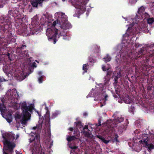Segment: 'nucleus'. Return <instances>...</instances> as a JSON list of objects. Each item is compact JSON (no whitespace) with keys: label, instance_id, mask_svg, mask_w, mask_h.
Segmentation results:
<instances>
[{"label":"nucleus","instance_id":"nucleus-1","mask_svg":"<svg viewBox=\"0 0 154 154\" xmlns=\"http://www.w3.org/2000/svg\"><path fill=\"white\" fill-rule=\"evenodd\" d=\"M4 139V147L3 149V154H13V149L16 144L13 142L15 138V135L12 133H5L2 134Z\"/></svg>","mask_w":154,"mask_h":154},{"label":"nucleus","instance_id":"nucleus-2","mask_svg":"<svg viewBox=\"0 0 154 154\" xmlns=\"http://www.w3.org/2000/svg\"><path fill=\"white\" fill-rule=\"evenodd\" d=\"M40 135L36 133H34V135H32L29 139L30 143L34 142L30 147L32 154H45L43 150H42L40 142Z\"/></svg>","mask_w":154,"mask_h":154},{"label":"nucleus","instance_id":"nucleus-3","mask_svg":"<svg viewBox=\"0 0 154 154\" xmlns=\"http://www.w3.org/2000/svg\"><path fill=\"white\" fill-rule=\"evenodd\" d=\"M20 106L22 110L23 116L21 120L22 125L24 127L26 125L27 122L30 119L31 115L30 113L32 111V109L31 107L27 106L26 102L23 101L20 103Z\"/></svg>","mask_w":154,"mask_h":154},{"label":"nucleus","instance_id":"nucleus-4","mask_svg":"<svg viewBox=\"0 0 154 154\" xmlns=\"http://www.w3.org/2000/svg\"><path fill=\"white\" fill-rule=\"evenodd\" d=\"M12 25L11 19H5L2 16L0 17V32L5 35L7 34L11 29Z\"/></svg>","mask_w":154,"mask_h":154},{"label":"nucleus","instance_id":"nucleus-5","mask_svg":"<svg viewBox=\"0 0 154 154\" xmlns=\"http://www.w3.org/2000/svg\"><path fill=\"white\" fill-rule=\"evenodd\" d=\"M89 0H72L71 3L72 5L76 9L80 14L82 13L86 10L85 5Z\"/></svg>","mask_w":154,"mask_h":154},{"label":"nucleus","instance_id":"nucleus-6","mask_svg":"<svg viewBox=\"0 0 154 154\" xmlns=\"http://www.w3.org/2000/svg\"><path fill=\"white\" fill-rule=\"evenodd\" d=\"M58 30L56 28H48L47 29L46 35L48 36V39L50 42H53L55 44L57 40L56 39Z\"/></svg>","mask_w":154,"mask_h":154},{"label":"nucleus","instance_id":"nucleus-7","mask_svg":"<svg viewBox=\"0 0 154 154\" xmlns=\"http://www.w3.org/2000/svg\"><path fill=\"white\" fill-rule=\"evenodd\" d=\"M35 19L34 17L32 18L31 25L30 26V28L31 29L30 33L33 35L37 34L41 28L40 26L38 25V20H34Z\"/></svg>","mask_w":154,"mask_h":154},{"label":"nucleus","instance_id":"nucleus-8","mask_svg":"<svg viewBox=\"0 0 154 154\" xmlns=\"http://www.w3.org/2000/svg\"><path fill=\"white\" fill-rule=\"evenodd\" d=\"M148 140V135L147 134H143L142 135V140L140 141V142H142L146 146L148 150L150 151L152 149H154V145L152 144H148L147 142Z\"/></svg>","mask_w":154,"mask_h":154},{"label":"nucleus","instance_id":"nucleus-9","mask_svg":"<svg viewBox=\"0 0 154 154\" xmlns=\"http://www.w3.org/2000/svg\"><path fill=\"white\" fill-rule=\"evenodd\" d=\"M18 33L23 35H28L29 33L27 30V26L25 24H23L17 28Z\"/></svg>","mask_w":154,"mask_h":154},{"label":"nucleus","instance_id":"nucleus-10","mask_svg":"<svg viewBox=\"0 0 154 154\" xmlns=\"http://www.w3.org/2000/svg\"><path fill=\"white\" fill-rule=\"evenodd\" d=\"M23 17H20V16L18 15L14 18L15 25L16 27L17 26L19 27L22 25V24L23 22Z\"/></svg>","mask_w":154,"mask_h":154},{"label":"nucleus","instance_id":"nucleus-11","mask_svg":"<svg viewBox=\"0 0 154 154\" xmlns=\"http://www.w3.org/2000/svg\"><path fill=\"white\" fill-rule=\"evenodd\" d=\"M2 103H0V112L1 114L2 115L5 112L6 108L5 106V103L6 101V103L8 102L4 98L2 100Z\"/></svg>","mask_w":154,"mask_h":154},{"label":"nucleus","instance_id":"nucleus-12","mask_svg":"<svg viewBox=\"0 0 154 154\" xmlns=\"http://www.w3.org/2000/svg\"><path fill=\"white\" fill-rule=\"evenodd\" d=\"M82 132L84 135L85 136L87 137H92L93 135L91 134V131L89 130L87 131H82Z\"/></svg>","mask_w":154,"mask_h":154},{"label":"nucleus","instance_id":"nucleus-13","mask_svg":"<svg viewBox=\"0 0 154 154\" xmlns=\"http://www.w3.org/2000/svg\"><path fill=\"white\" fill-rule=\"evenodd\" d=\"M17 15L16 13L14 12V11H10L8 12V18H7V19H11V16H12L14 18V19L17 17Z\"/></svg>","mask_w":154,"mask_h":154},{"label":"nucleus","instance_id":"nucleus-14","mask_svg":"<svg viewBox=\"0 0 154 154\" xmlns=\"http://www.w3.org/2000/svg\"><path fill=\"white\" fill-rule=\"evenodd\" d=\"M15 77L16 79L17 80H18L19 81H22L25 78L22 73L17 74V75H15Z\"/></svg>","mask_w":154,"mask_h":154},{"label":"nucleus","instance_id":"nucleus-15","mask_svg":"<svg viewBox=\"0 0 154 154\" xmlns=\"http://www.w3.org/2000/svg\"><path fill=\"white\" fill-rule=\"evenodd\" d=\"M71 25L69 23H63L61 26V28L63 29H66L71 27Z\"/></svg>","mask_w":154,"mask_h":154},{"label":"nucleus","instance_id":"nucleus-16","mask_svg":"<svg viewBox=\"0 0 154 154\" xmlns=\"http://www.w3.org/2000/svg\"><path fill=\"white\" fill-rule=\"evenodd\" d=\"M3 69L4 72L6 74H9L11 73V68L8 66H5L3 68Z\"/></svg>","mask_w":154,"mask_h":154},{"label":"nucleus","instance_id":"nucleus-17","mask_svg":"<svg viewBox=\"0 0 154 154\" xmlns=\"http://www.w3.org/2000/svg\"><path fill=\"white\" fill-rule=\"evenodd\" d=\"M77 128H79L81 131L82 130L84 125H82L81 122L78 121L75 122Z\"/></svg>","mask_w":154,"mask_h":154},{"label":"nucleus","instance_id":"nucleus-18","mask_svg":"<svg viewBox=\"0 0 154 154\" xmlns=\"http://www.w3.org/2000/svg\"><path fill=\"white\" fill-rule=\"evenodd\" d=\"M77 139L75 136H70L69 137L68 136L66 138V140L69 143Z\"/></svg>","mask_w":154,"mask_h":154},{"label":"nucleus","instance_id":"nucleus-19","mask_svg":"<svg viewBox=\"0 0 154 154\" xmlns=\"http://www.w3.org/2000/svg\"><path fill=\"white\" fill-rule=\"evenodd\" d=\"M124 101L125 103L127 104H129L132 101L131 99L128 96L124 98Z\"/></svg>","mask_w":154,"mask_h":154},{"label":"nucleus","instance_id":"nucleus-20","mask_svg":"<svg viewBox=\"0 0 154 154\" xmlns=\"http://www.w3.org/2000/svg\"><path fill=\"white\" fill-rule=\"evenodd\" d=\"M88 68L89 65L88 63L83 65L82 68V69L84 71L83 72V74H84L85 72H87Z\"/></svg>","mask_w":154,"mask_h":154},{"label":"nucleus","instance_id":"nucleus-21","mask_svg":"<svg viewBox=\"0 0 154 154\" xmlns=\"http://www.w3.org/2000/svg\"><path fill=\"white\" fill-rule=\"evenodd\" d=\"M97 137L100 139L101 140L102 142H104V143L106 144H107L110 141V140H105L103 138L102 136H97Z\"/></svg>","mask_w":154,"mask_h":154},{"label":"nucleus","instance_id":"nucleus-22","mask_svg":"<svg viewBox=\"0 0 154 154\" xmlns=\"http://www.w3.org/2000/svg\"><path fill=\"white\" fill-rule=\"evenodd\" d=\"M96 96V93L94 94V90H92L90 92L89 94L87 96V97L88 98L89 97H95Z\"/></svg>","mask_w":154,"mask_h":154},{"label":"nucleus","instance_id":"nucleus-23","mask_svg":"<svg viewBox=\"0 0 154 154\" xmlns=\"http://www.w3.org/2000/svg\"><path fill=\"white\" fill-rule=\"evenodd\" d=\"M12 115L11 114L9 115L8 116H7V117L6 118V119L8 122L10 123L12 122Z\"/></svg>","mask_w":154,"mask_h":154},{"label":"nucleus","instance_id":"nucleus-24","mask_svg":"<svg viewBox=\"0 0 154 154\" xmlns=\"http://www.w3.org/2000/svg\"><path fill=\"white\" fill-rule=\"evenodd\" d=\"M74 135L76 137H77V138L78 139L79 138V137L80 136V132L79 130H75L74 131Z\"/></svg>","mask_w":154,"mask_h":154},{"label":"nucleus","instance_id":"nucleus-25","mask_svg":"<svg viewBox=\"0 0 154 154\" xmlns=\"http://www.w3.org/2000/svg\"><path fill=\"white\" fill-rule=\"evenodd\" d=\"M67 34L66 32H65V31L63 30V31H62L60 32V33L59 35V36H63V37L66 35H67Z\"/></svg>","mask_w":154,"mask_h":154},{"label":"nucleus","instance_id":"nucleus-26","mask_svg":"<svg viewBox=\"0 0 154 154\" xmlns=\"http://www.w3.org/2000/svg\"><path fill=\"white\" fill-rule=\"evenodd\" d=\"M116 120L117 121L118 123H120V122L123 121L124 119L123 118L120 116L117 118Z\"/></svg>","mask_w":154,"mask_h":154},{"label":"nucleus","instance_id":"nucleus-27","mask_svg":"<svg viewBox=\"0 0 154 154\" xmlns=\"http://www.w3.org/2000/svg\"><path fill=\"white\" fill-rule=\"evenodd\" d=\"M148 23L149 24H152L154 21V19L152 18H150L147 20Z\"/></svg>","mask_w":154,"mask_h":154},{"label":"nucleus","instance_id":"nucleus-28","mask_svg":"<svg viewBox=\"0 0 154 154\" xmlns=\"http://www.w3.org/2000/svg\"><path fill=\"white\" fill-rule=\"evenodd\" d=\"M63 38L65 40L69 41L70 39V37L68 35H66L65 36L63 37Z\"/></svg>","mask_w":154,"mask_h":154},{"label":"nucleus","instance_id":"nucleus-29","mask_svg":"<svg viewBox=\"0 0 154 154\" xmlns=\"http://www.w3.org/2000/svg\"><path fill=\"white\" fill-rule=\"evenodd\" d=\"M44 77L43 76H41L38 78V81L39 83H41L43 81V79Z\"/></svg>","mask_w":154,"mask_h":154},{"label":"nucleus","instance_id":"nucleus-30","mask_svg":"<svg viewBox=\"0 0 154 154\" xmlns=\"http://www.w3.org/2000/svg\"><path fill=\"white\" fill-rule=\"evenodd\" d=\"M108 96L107 95H106L105 97V100L103 101V102L104 103L103 104H102V102H100L101 105L100 106L101 107H102L103 106L105 105V101L107 100L106 98L108 97Z\"/></svg>","mask_w":154,"mask_h":154},{"label":"nucleus","instance_id":"nucleus-31","mask_svg":"<svg viewBox=\"0 0 154 154\" xmlns=\"http://www.w3.org/2000/svg\"><path fill=\"white\" fill-rule=\"evenodd\" d=\"M6 55L8 57L9 59L10 60H12V59H11V54L9 52H8L7 54Z\"/></svg>","mask_w":154,"mask_h":154},{"label":"nucleus","instance_id":"nucleus-32","mask_svg":"<svg viewBox=\"0 0 154 154\" xmlns=\"http://www.w3.org/2000/svg\"><path fill=\"white\" fill-rule=\"evenodd\" d=\"M87 130H88V125H85L84 127V126L83 127V128H82V130L81 131H87Z\"/></svg>","mask_w":154,"mask_h":154},{"label":"nucleus","instance_id":"nucleus-33","mask_svg":"<svg viewBox=\"0 0 154 154\" xmlns=\"http://www.w3.org/2000/svg\"><path fill=\"white\" fill-rule=\"evenodd\" d=\"M145 10L143 6H141L139 9V11L141 12H143Z\"/></svg>","mask_w":154,"mask_h":154},{"label":"nucleus","instance_id":"nucleus-34","mask_svg":"<svg viewBox=\"0 0 154 154\" xmlns=\"http://www.w3.org/2000/svg\"><path fill=\"white\" fill-rule=\"evenodd\" d=\"M58 115V114L57 112H54L52 114V115L51 116V118L52 119H54L55 117H56Z\"/></svg>","mask_w":154,"mask_h":154},{"label":"nucleus","instance_id":"nucleus-35","mask_svg":"<svg viewBox=\"0 0 154 154\" xmlns=\"http://www.w3.org/2000/svg\"><path fill=\"white\" fill-rule=\"evenodd\" d=\"M89 61L91 63H94V60L93 59V58H92L91 57H89Z\"/></svg>","mask_w":154,"mask_h":154},{"label":"nucleus","instance_id":"nucleus-36","mask_svg":"<svg viewBox=\"0 0 154 154\" xmlns=\"http://www.w3.org/2000/svg\"><path fill=\"white\" fill-rule=\"evenodd\" d=\"M26 45H23L20 47H17V49H19L21 50L24 49V47H26Z\"/></svg>","mask_w":154,"mask_h":154},{"label":"nucleus","instance_id":"nucleus-37","mask_svg":"<svg viewBox=\"0 0 154 154\" xmlns=\"http://www.w3.org/2000/svg\"><path fill=\"white\" fill-rule=\"evenodd\" d=\"M104 59L105 60V61L106 62L109 61L111 60V58L110 57H107L106 58H104Z\"/></svg>","mask_w":154,"mask_h":154},{"label":"nucleus","instance_id":"nucleus-38","mask_svg":"<svg viewBox=\"0 0 154 154\" xmlns=\"http://www.w3.org/2000/svg\"><path fill=\"white\" fill-rule=\"evenodd\" d=\"M134 109V106H131L130 107V108L129 109V110L130 112H132V113L133 112V110Z\"/></svg>","mask_w":154,"mask_h":154},{"label":"nucleus","instance_id":"nucleus-39","mask_svg":"<svg viewBox=\"0 0 154 154\" xmlns=\"http://www.w3.org/2000/svg\"><path fill=\"white\" fill-rule=\"evenodd\" d=\"M103 70V71H105L106 70H108L109 69V68L106 69V67L105 66L103 65L102 67Z\"/></svg>","mask_w":154,"mask_h":154},{"label":"nucleus","instance_id":"nucleus-40","mask_svg":"<svg viewBox=\"0 0 154 154\" xmlns=\"http://www.w3.org/2000/svg\"><path fill=\"white\" fill-rule=\"evenodd\" d=\"M3 42V39L0 37V45H2Z\"/></svg>","mask_w":154,"mask_h":154},{"label":"nucleus","instance_id":"nucleus-41","mask_svg":"<svg viewBox=\"0 0 154 154\" xmlns=\"http://www.w3.org/2000/svg\"><path fill=\"white\" fill-rule=\"evenodd\" d=\"M129 2L131 3H135L137 2L136 0H129Z\"/></svg>","mask_w":154,"mask_h":154},{"label":"nucleus","instance_id":"nucleus-42","mask_svg":"<svg viewBox=\"0 0 154 154\" xmlns=\"http://www.w3.org/2000/svg\"><path fill=\"white\" fill-rule=\"evenodd\" d=\"M83 115L84 117H86L88 116V113L86 112H85L83 114Z\"/></svg>","mask_w":154,"mask_h":154},{"label":"nucleus","instance_id":"nucleus-43","mask_svg":"<svg viewBox=\"0 0 154 154\" xmlns=\"http://www.w3.org/2000/svg\"><path fill=\"white\" fill-rule=\"evenodd\" d=\"M98 125H97V126H99L100 125H101V120L100 119H98Z\"/></svg>","mask_w":154,"mask_h":154},{"label":"nucleus","instance_id":"nucleus-44","mask_svg":"<svg viewBox=\"0 0 154 154\" xmlns=\"http://www.w3.org/2000/svg\"><path fill=\"white\" fill-rule=\"evenodd\" d=\"M32 66L33 67H36V63L35 62H33L32 65Z\"/></svg>","mask_w":154,"mask_h":154},{"label":"nucleus","instance_id":"nucleus-45","mask_svg":"<svg viewBox=\"0 0 154 154\" xmlns=\"http://www.w3.org/2000/svg\"><path fill=\"white\" fill-rule=\"evenodd\" d=\"M7 98H8V100L9 101V102L8 103L11 102H12V101H11V100L12 99V97H7Z\"/></svg>","mask_w":154,"mask_h":154},{"label":"nucleus","instance_id":"nucleus-46","mask_svg":"<svg viewBox=\"0 0 154 154\" xmlns=\"http://www.w3.org/2000/svg\"><path fill=\"white\" fill-rule=\"evenodd\" d=\"M66 17V16L64 14H62L61 15V17L62 18H64Z\"/></svg>","mask_w":154,"mask_h":154},{"label":"nucleus","instance_id":"nucleus-47","mask_svg":"<svg viewBox=\"0 0 154 154\" xmlns=\"http://www.w3.org/2000/svg\"><path fill=\"white\" fill-rule=\"evenodd\" d=\"M56 24L57 23L56 22V21H55L53 22L52 26H55L56 25Z\"/></svg>","mask_w":154,"mask_h":154},{"label":"nucleus","instance_id":"nucleus-48","mask_svg":"<svg viewBox=\"0 0 154 154\" xmlns=\"http://www.w3.org/2000/svg\"><path fill=\"white\" fill-rule=\"evenodd\" d=\"M74 128L73 127H70L69 128V130L70 131H73Z\"/></svg>","mask_w":154,"mask_h":154},{"label":"nucleus","instance_id":"nucleus-49","mask_svg":"<svg viewBox=\"0 0 154 154\" xmlns=\"http://www.w3.org/2000/svg\"><path fill=\"white\" fill-rule=\"evenodd\" d=\"M4 81H6L4 79H0V82Z\"/></svg>","mask_w":154,"mask_h":154},{"label":"nucleus","instance_id":"nucleus-50","mask_svg":"<svg viewBox=\"0 0 154 154\" xmlns=\"http://www.w3.org/2000/svg\"><path fill=\"white\" fill-rule=\"evenodd\" d=\"M77 148V147L76 146H74L71 147V149H76Z\"/></svg>","mask_w":154,"mask_h":154},{"label":"nucleus","instance_id":"nucleus-51","mask_svg":"<svg viewBox=\"0 0 154 154\" xmlns=\"http://www.w3.org/2000/svg\"><path fill=\"white\" fill-rule=\"evenodd\" d=\"M118 78L117 77H116L114 78V80H115V82H116L117 79H118Z\"/></svg>","mask_w":154,"mask_h":154},{"label":"nucleus","instance_id":"nucleus-52","mask_svg":"<svg viewBox=\"0 0 154 154\" xmlns=\"http://www.w3.org/2000/svg\"><path fill=\"white\" fill-rule=\"evenodd\" d=\"M46 114L47 115L49 114V111L48 110H47V112H46Z\"/></svg>","mask_w":154,"mask_h":154},{"label":"nucleus","instance_id":"nucleus-53","mask_svg":"<svg viewBox=\"0 0 154 154\" xmlns=\"http://www.w3.org/2000/svg\"><path fill=\"white\" fill-rule=\"evenodd\" d=\"M36 128H37L36 127H33V129L34 130H35Z\"/></svg>","mask_w":154,"mask_h":154},{"label":"nucleus","instance_id":"nucleus-54","mask_svg":"<svg viewBox=\"0 0 154 154\" xmlns=\"http://www.w3.org/2000/svg\"><path fill=\"white\" fill-rule=\"evenodd\" d=\"M20 116L19 115H18L17 116V118L18 119H20Z\"/></svg>","mask_w":154,"mask_h":154},{"label":"nucleus","instance_id":"nucleus-55","mask_svg":"<svg viewBox=\"0 0 154 154\" xmlns=\"http://www.w3.org/2000/svg\"><path fill=\"white\" fill-rule=\"evenodd\" d=\"M110 73H111V72H108L107 73V75H110Z\"/></svg>","mask_w":154,"mask_h":154},{"label":"nucleus","instance_id":"nucleus-56","mask_svg":"<svg viewBox=\"0 0 154 154\" xmlns=\"http://www.w3.org/2000/svg\"><path fill=\"white\" fill-rule=\"evenodd\" d=\"M42 72L40 71V72H38V74L39 75H40L42 74Z\"/></svg>","mask_w":154,"mask_h":154},{"label":"nucleus","instance_id":"nucleus-57","mask_svg":"<svg viewBox=\"0 0 154 154\" xmlns=\"http://www.w3.org/2000/svg\"><path fill=\"white\" fill-rule=\"evenodd\" d=\"M142 50H143L142 49H141L140 51H139V53L141 54V53H143Z\"/></svg>","mask_w":154,"mask_h":154},{"label":"nucleus","instance_id":"nucleus-58","mask_svg":"<svg viewBox=\"0 0 154 154\" xmlns=\"http://www.w3.org/2000/svg\"><path fill=\"white\" fill-rule=\"evenodd\" d=\"M45 109L47 111V110H48V107L46 106L45 107Z\"/></svg>","mask_w":154,"mask_h":154},{"label":"nucleus","instance_id":"nucleus-59","mask_svg":"<svg viewBox=\"0 0 154 154\" xmlns=\"http://www.w3.org/2000/svg\"><path fill=\"white\" fill-rule=\"evenodd\" d=\"M117 137V136L116 135V137H115L116 138H115V139H116V141H117V139L116 138V137Z\"/></svg>","mask_w":154,"mask_h":154},{"label":"nucleus","instance_id":"nucleus-60","mask_svg":"<svg viewBox=\"0 0 154 154\" xmlns=\"http://www.w3.org/2000/svg\"><path fill=\"white\" fill-rule=\"evenodd\" d=\"M19 137V136L18 135H17V138L16 139H17L18 137Z\"/></svg>","mask_w":154,"mask_h":154},{"label":"nucleus","instance_id":"nucleus-61","mask_svg":"<svg viewBox=\"0 0 154 154\" xmlns=\"http://www.w3.org/2000/svg\"><path fill=\"white\" fill-rule=\"evenodd\" d=\"M52 144L51 143V144H50V146H52Z\"/></svg>","mask_w":154,"mask_h":154},{"label":"nucleus","instance_id":"nucleus-62","mask_svg":"<svg viewBox=\"0 0 154 154\" xmlns=\"http://www.w3.org/2000/svg\"><path fill=\"white\" fill-rule=\"evenodd\" d=\"M26 51H28L26 50V51H25V52H26Z\"/></svg>","mask_w":154,"mask_h":154},{"label":"nucleus","instance_id":"nucleus-63","mask_svg":"<svg viewBox=\"0 0 154 154\" xmlns=\"http://www.w3.org/2000/svg\"><path fill=\"white\" fill-rule=\"evenodd\" d=\"M94 100H95V98L94 99Z\"/></svg>","mask_w":154,"mask_h":154},{"label":"nucleus","instance_id":"nucleus-64","mask_svg":"<svg viewBox=\"0 0 154 154\" xmlns=\"http://www.w3.org/2000/svg\"><path fill=\"white\" fill-rule=\"evenodd\" d=\"M5 99H6V97H5Z\"/></svg>","mask_w":154,"mask_h":154}]
</instances>
